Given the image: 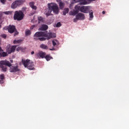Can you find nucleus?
Segmentation results:
<instances>
[{"mask_svg":"<svg viewBox=\"0 0 129 129\" xmlns=\"http://www.w3.org/2000/svg\"><path fill=\"white\" fill-rule=\"evenodd\" d=\"M47 29H48V25L43 24L39 28V31H46V30H47Z\"/></svg>","mask_w":129,"mask_h":129,"instance_id":"nucleus-16","label":"nucleus"},{"mask_svg":"<svg viewBox=\"0 0 129 129\" xmlns=\"http://www.w3.org/2000/svg\"><path fill=\"white\" fill-rule=\"evenodd\" d=\"M90 2H92L91 0H74V3L80 2V5H87Z\"/></svg>","mask_w":129,"mask_h":129,"instance_id":"nucleus-11","label":"nucleus"},{"mask_svg":"<svg viewBox=\"0 0 129 129\" xmlns=\"http://www.w3.org/2000/svg\"><path fill=\"white\" fill-rule=\"evenodd\" d=\"M10 28V26H6L4 27L3 30H5L6 31L8 30L9 32V29Z\"/></svg>","mask_w":129,"mask_h":129,"instance_id":"nucleus-31","label":"nucleus"},{"mask_svg":"<svg viewBox=\"0 0 129 129\" xmlns=\"http://www.w3.org/2000/svg\"><path fill=\"white\" fill-rule=\"evenodd\" d=\"M0 21H2V20L0 19Z\"/></svg>","mask_w":129,"mask_h":129,"instance_id":"nucleus-49","label":"nucleus"},{"mask_svg":"<svg viewBox=\"0 0 129 129\" xmlns=\"http://www.w3.org/2000/svg\"><path fill=\"white\" fill-rule=\"evenodd\" d=\"M59 27H61V23L60 22H58L56 24V27L59 28Z\"/></svg>","mask_w":129,"mask_h":129,"instance_id":"nucleus-32","label":"nucleus"},{"mask_svg":"<svg viewBox=\"0 0 129 129\" xmlns=\"http://www.w3.org/2000/svg\"><path fill=\"white\" fill-rule=\"evenodd\" d=\"M6 0H1V2L2 4H5V3H6Z\"/></svg>","mask_w":129,"mask_h":129,"instance_id":"nucleus-38","label":"nucleus"},{"mask_svg":"<svg viewBox=\"0 0 129 129\" xmlns=\"http://www.w3.org/2000/svg\"><path fill=\"white\" fill-rule=\"evenodd\" d=\"M25 2V0H16L12 3L11 8L12 9H17L18 7L23 6Z\"/></svg>","mask_w":129,"mask_h":129,"instance_id":"nucleus-5","label":"nucleus"},{"mask_svg":"<svg viewBox=\"0 0 129 129\" xmlns=\"http://www.w3.org/2000/svg\"><path fill=\"white\" fill-rule=\"evenodd\" d=\"M52 45L53 46H56V45H57V43L55 42V41L53 40L52 41Z\"/></svg>","mask_w":129,"mask_h":129,"instance_id":"nucleus-35","label":"nucleus"},{"mask_svg":"<svg viewBox=\"0 0 129 129\" xmlns=\"http://www.w3.org/2000/svg\"><path fill=\"white\" fill-rule=\"evenodd\" d=\"M79 5V12L81 13H84V14H88L89 12V8L87 6H80L81 5L78 4Z\"/></svg>","mask_w":129,"mask_h":129,"instance_id":"nucleus-9","label":"nucleus"},{"mask_svg":"<svg viewBox=\"0 0 129 129\" xmlns=\"http://www.w3.org/2000/svg\"><path fill=\"white\" fill-rule=\"evenodd\" d=\"M2 28V25H0V29Z\"/></svg>","mask_w":129,"mask_h":129,"instance_id":"nucleus-48","label":"nucleus"},{"mask_svg":"<svg viewBox=\"0 0 129 129\" xmlns=\"http://www.w3.org/2000/svg\"><path fill=\"white\" fill-rule=\"evenodd\" d=\"M7 66L8 67H11V62H10L9 60L5 59L0 61V68H2L3 72H7L8 70V68H7Z\"/></svg>","mask_w":129,"mask_h":129,"instance_id":"nucleus-3","label":"nucleus"},{"mask_svg":"<svg viewBox=\"0 0 129 129\" xmlns=\"http://www.w3.org/2000/svg\"><path fill=\"white\" fill-rule=\"evenodd\" d=\"M10 62H11V63H13V60H11Z\"/></svg>","mask_w":129,"mask_h":129,"instance_id":"nucleus-45","label":"nucleus"},{"mask_svg":"<svg viewBox=\"0 0 129 129\" xmlns=\"http://www.w3.org/2000/svg\"><path fill=\"white\" fill-rule=\"evenodd\" d=\"M16 31H17L16 26L14 25H9V33H10V34H13V33H15Z\"/></svg>","mask_w":129,"mask_h":129,"instance_id":"nucleus-15","label":"nucleus"},{"mask_svg":"<svg viewBox=\"0 0 129 129\" xmlns=\"http://www.w3.org/2000/svg\"><path fill=\"white\" fill-rule=\"evenodd\" d=\"M94 1H95V0H91L92 2H94Z\"/></svg>","mask_w":129,"mask_h":129,"instance_id":"nucleus-47","label":"nucleus"},{"mask_svg":"<svg viewBox=\"0 0 129 129\" xmlns=\"http://www.w3.org/2000/svg\"><path fill=\"white\" fill-rule=\"evenodd\" d=\"M40 37H45V31L36 32L34 35V40L35 41H38Z\"/></svg>","mask_w":129,"mask_h":129,"instance_id":"nucleus-6","label":"nucleus"},{"mask_svg":"<svg viewBox=\"0 0 129 129\" xmlns=\"http://www.w3.org/2000/svg\"><path fill=\"white\" fill-rule=\"evenodd\" d=\"M7 56H9V54L8 53V52H5L4 51L2 52H0V57H7Z\"/></svg>","mask_w":129,"mask_h":129,"instance_id":"nucleus-17","label":"nucleus"},{"mask_svg":"<svg viewBox=\"0 0 129 129\" xmlns=\"http://www.w3.org/2000/svg\"><path fill=\"white\" fill-rule=\"evenodd\" d=\"M38 40H39V41H46V40H47V38H45V37H39L38 38Z\"/></svg>","mask_w":129,"mask_h":129,"instance_id":"nucleus-28","label":"nucleus"},{"mask_svg":"<svg viewBox=\"0 0 129 129\" xmlns=\"http://www.w3.org/2000/svg\"><path fill=\"white\" fill-rule=\"evenodd\" d=\"M89 16L90 19H93V12H91L89 13Z\"/></svg>","mask_w":129,"mask_h":129,"instance_id":"nucleus-30","label":"nucleus"},{"mask_svg":"<svg viewBox=\"0 0 129 129\" xmlns=\"http://www.w3.org/2000/svg\"><path fill=\"white\" fill-rule=\"evenodd\" d=\"M16 45H13L11 47L10 46H7L6 48V51L7 52V54H12V53H14V52L16 51Z\"/></svg>","mask_w":129,"mask_h":129,"instance_id":"nucleus-7","label":"nucleus"},{"mask_svg":"<svg viewBox=\"0 0 129 129\" xmlns=\"http://www.w3.org/2000/svg\"><path fill=\"white\" fill-rule=\"evenodd\" d=\"M23 42V40L19 39L18 40H15L13 41L14 44H21Z\"/></svg>","mask_w":129,"mask_h":129,"instance_id":"nucleus-24","label":"nucleus"},{"mask_svg":"<svg viewBox=\"0 0 129 129\" xmlns=\"http://www.w3.org/2000/svg\"><path fill=\"white\" fill-rule=\"evenodd\" d=\"M76 18L79 21H83V20H85V15L83 13H79L76 15Z\"/></svg>","mask_w":129,"mask_h":129,"instance_id":"nucleus-13","label":"nucleus"},{"mask_svg":"<svg viewBox=\"0 0 129 129\" xmlns=\"http://www.w3.org/2000/svg\"><path fill=\"white\" fill-rule=\"evenodd\" d=\"M40 48H41V49H43L44 50H47L48 49V46H47L46 45H45L44 44H41L40 45Z\"/></svg>","mask_w":129,"mask_h":129,"instance_id":"nucleus-21","label":"nucleus"},{"mask_svg":"<svg viewBox=\"0 0 129 129\" xmlns=\"http://www.w3.org/2000/svg\"><path fill=\"white\" fill-rule=\"evenodd\" d=\"M24 13L22 11H16L14 16V20L15 21H22L24 19Z\"/></svg>","mask_w":129,"mask_h":129,"instance_id":"nucleus-4","label":"nucleus"},{"mask_svg":"<svg viewBox=\"0 0 129 129\" xmlns=\"http://www.w3.org/2000/svg\"><path fill=\"white\" fill-rule=\"evenodd\" d=\"M78 21V19H77V17H76V18L74 19V23H76Z\"/></svg>","mask_w":129,"mask_h":129,"instance_id":"nucleus-36","label":"nucleus"},{"mask_svg":"<svg viewBox=\"0 0 129 129\" xmlns=\"http://www.w3.org/2000/svg\"><path fill=\"white\" fill-rule=\"evenodd\" d=\"M3 51H4V49H3L2 48V47H1L0 46V52H3Z\"/></svg>","mask_w":129,"mask_h":129,"instance_id":"nucleus-40","label":"nucleus"},{"mask_svg":"<svg viewBox=\"0 0 129 129\" xmlns=\"http://www.w3.org/2000/svg\"><path fill=\"white\" fill-rule=\"evenodd\" d=\"M102 14H103V15H104L105 14V11H103Z\"/></svg>","mask_w":129,"mask_h":129,"instance_id":"nucleus-43","label":"nucleus"},{"mask_svg":"<svg viewBox=\"0 0 129 129\" xmlns=\"http://www.w3.org/2000/svg\"><path fill=\"white\" fill-rule=\"evenodd\" d=\"M11 66L10 67L9 71L11 72V73H16V72H19L20 71V69H19V66L17 65L16 66H12V63H11Z\"/></svg>","mask_w":129,"mask_h":129,"instance_id":"nucleus-8","label":"nucleus"},{"mask_svg":"<svg viewBox=\"0 0 129 129\" xmlns=\"http://www.w3.org/2000/svg\"><path fill=\"white\" fill-rule=\"evenodd\" d=\"M2 24H3V21L0 22V26H2Z\"/></svg>","mask_w":129,"mask_h":129,"instance_id":"nucleus-44","label":"nucleus"},{"mask_svg":"<svg viewBox=\"0 0 129 129\" xmlns=\"http://www.w3.org/2000/svg\"><path fill=\"white\" fill-rule=\"evenodd\" d=\"M23 49H24V47L19 46L16 49V51H23Z\"/></svg>","mask_w":129,"mask_h":129,"instance_id":"nucleus-29","label":"nucleus"},{"mask_svg":"<svg viewBox=\"0 0 129 129\" xmlns=\"http://www.w3.org/2000/svg\"><path fill=\"white\" fill-rule=\"evenodd\" d=\"M48 8L45 9L44 14L46 17L51 16V13L53 12L55 15H58L59 14V7L56 4L49 3L47 4Z\"/></svg>","mask_w":129,"mask_h":129,"instance_id":"nucleus-1","label":"nucleus"},{"mask_svg":"<svg viewBox=\"0 0 129 129\" xmlns=\"http://www.w3.org/2000/svg\"><path fill=\"white\" fill-rule=\"evenodd\" d=\"M3 12H0V20H2V18H3Z\"/></svg>","mask_w":129,"mask_h":129,"instance_id":"nucleus-33","label":"nucleus"},{"mask_svg":"<svg viewBox=\"0 0 129 129\" xmlns=\"http://www.w3.org/2000/svg\"><path fill=\"white\" fill-rule=\"evenodd\" d=\"M26 50V47H24V48H23V49H22V50H21V51H22V52H24V51H25Z\"/></svg>","mask_w":129,"mask_h":129,"instance_id":"nucleus-41","label":"nucleus"},{"mask_svg":"<svg viewBox=\"0 0 129 129\" xmlns=\"http://www.w3.org/2000/svg\"><path fill=\"white\" fill-rule=\"evenodd\" d=\"M45 37H47V40H50L52 38H56V34L52 32L45 31Z\"/></svg>","mask_w":129,"mask_h":129,"instance_id":"nucleus-10","label":"nucleus"},{"mask_svg":"<svg viewBox=\"0 0 129 129\" xmlns=\"http://www.w3.org/2000/svg\"><path fill=\"white\" fill-rule=\"evenodd\" d=\"M45 59H46L47 61H50L51 59H53V57L52 56H50V54H47L44 56Z\"/></svg>","mask_w":129,"mask_h":129,"instance_id":"nucleus-22","label":"nucleus"},{"mask_svg":"<svg viewBox=\"0 0 129 129\" xmlns=\"http://www.w3.org/2000/svg\"><path fill=\"white\" fill-rule=\"evenodd\" d=\"M31 33L32 32H31V30H29L28 29H27L25 31V35L26 36H30Z\"/></svg>","mask_w":129,"mask_h":129,"instance_id":"nucleus-25","label":"nucleus"},{"mask_svg":"<svg viewBox=\"0 0 129 129\" xmlns=\"http://www.w3.org/2000/svg\"><path fill=\"white\" fill-rule=\"evenodd\" d=\"M35 27H36V25H32V26H31V29H34V28H35Z\"/></svg>","mask_w":129,"mask_h":129,"instance_id":"nucleus-39","label":"nucleus"},{"mask_svg":"<svg viewBox=\"0 0 129 129\" xmlns=\"http://www.w3.org/2000/svg\"><path fill=\"white\" fill-rule=\"evenodd\" d=\"M15 33H14V36H16L17 35H19V33L18 32V31H17V30L15 31Z\"/></svg>","mask_w":129,"mask_h":129,"instance_id":"nucleus-37","label":"nucleus"},{"mask_svg":"<svg viewBox=\"0 0 129 129\" xmlns=\"http://www.w3.org/2000/svg\"><path fill=\"white\" fill-rule=\"evenodd\" d=\"M34 54H35V52L34 51L31 52V55H34Z\"/></svg>","mask_w":129,"mask_h":129,"instance_id":"nucleus-42","label":"nucleus"},{"mask_svg":"<svg viewBox=\"0 0 129 129\" xmlns=\"http://www.w3.org/2000/svg\"><path fill=\"white\" fill-rule=\"evenodd\" d=\"M4 80H5V75L4 74H1L0 75V83L1 84L4 83Z\"/></svg>","mask_w":129,"mask_h":129,"instance_id":"nucleus-19","label":"nucleus"},{"mask_svg":"<svg viewBox=\"0 0 129 129\" xmlns=\"http://www.w3.org/2000/svg\"><path fill=\"white\" fill-rule=\"evenodd\" d=\"M75 11L70 13V16H76L79 13V5H76L75 7Z\"/></svg>","mask_w":129,"mask_h":129,"instance_id":"nucleus-12","label":"nucleus"},{"mask_svg":"<svg viewBox=\"0 0 129 129\" xmlns=\"http://www.w3.org/2000/svg\"><path fill=\"white\" fill-rule=\"evenodd\" d=\"M62 13L63 16H66V14H68L69 13V8H65Z\"/></svg>","mask_w":129,"mask_h":129,"instance_id":"nucleus-23","label":"nucleus"},{"mask_svg":"<svg viewBox=\"0 0 129 129\" xmlns=\"http://www.w3.org/2000/svg\"><path fill=\"white\" fill-rule=\"evenodd\" d=\"M57 1V2H60V1H61V0H56Z\"/></svg>","mask_w":129,"mask_h":129,"instance_id":"nucleus-46","label":"nucleus"},{"mask_svg":"<svg viewBox=\"0 0 129 129\" xmlns=\"http://www.w3.org/2000/svg\"><path fill=\"white\" fill-rule=\"evenodd\" d=\"M36 56L37 58H41V59H44L45 58V56H46V52H44L43 51H39V52L36 54Z\"/></svg>","mask_w":129,"mask_h":129,"instance_id":"nucleus-14","label":"nucleus"},{"mask_svg":"<svg viewBox=\"0 0 129 129\" xmlns=\"http://www.w3.org/2000/svg\"><path fill=\"white\" fill-rule=\"evenodd\" d=\"M22 62L25 68H28L29 70H35L34 62L32 60L29 59H22Z\"/></svg>","mask_w":129,"mask_h":129,"instance_id":"nucleus-2","label":"nucleus"},{"mask_svg":"<svg viewBox=\"0 0 129 129\" xmlns=\"http://www.w3.org/2000/svg\"><path fill=\"white\" fill-rule=\"evenodd\" d=\"M29 6L32 10H37V6H35V3L31 2L29 3Z\"/></svg>","mask_w":129,"mask_h":129,"instance_id":"nucleus-18","label":"nucleus"},{"mask_svg":"<svg viewBox=\"0 0 129 129\" xmlns=\"http://www.w3.org/2000/svg\"><path fill=\"white\" fill-rule=\"evenodd\" d=\"M1 37L2 38H4V39H6V38H7V35H6V34H2V35H1Z\"/></svg>","mask_w":129,"mask_h":129,"instance_id":"nucleus-34","label":"nucleus"},{"mask_svg":"<svg viewBox=\"0 0 129 129\" xmlns=\"http://www.w3.org/2000/svg\"><path fill=\"white\" fill-rule=\"evenodd\" d=\"M3 14H5V15H12V14H13V12L12 11H6V12H3Z\"/></svg>","mask_w":129,"mask_h":129,"instance_id":"nucleus-27","label":"nucleus"},{"mask_svg":"<svg viewBox=\"0 0 129 129\" xmlns=\"http://www.w3.org/2000/svg\"><path fill=\"white\" fill-rule=\"evenodd\" d=\"M59 7L60 10H63V9H64V7H65V4L62 2H60L59 3Z\"/></svg>","mask_w":129,"mask_h":129,"instance_id":"nucleus-20","label":"nucleus"},{"mask_svg":"<svg viewBox=\"0 0 129 129\" xmlns=\"http://www.w3.org/2000/svg\"><path fill=\"white\" fill-rule=\"evenodd\" d=\"M38 20L39 23H43V22L44 21L43 19V17H42L41 16H39L38 17Z\"/></svg>","mask_w":129,"mask_h":129,"instance_id":"nucleus-26","label":"nucleus"}]
</instances>
